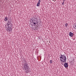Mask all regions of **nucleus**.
Instances as JSON below:
<instances>
[{
  "label": "nucleus",
  "mask_w": 76,
  "mask_h": 76,
  "mask_svg": "<svg viewBox=\"0 0 76 76\" xmlns=\"http://www.w3.org/2000/svg\"><path fill=\"white\" fill-rule=\"evenodd\" d=\"M67 58H66V56L64 55H61V57L60 60L62 63H66V60Z\"/></svg>",
  "instance_id": "obj_1"
},
{
  "label": "nucleus",
  "mask_w": 76,
  "mask_h": 76,
  "mask_svg": "<svg viewBox=\"0 0 76 76\" xmlns=\"http://www.w3.org/2000/svg\"><path fill=\"white\" fill-rule=\"evenodd\" d=\"M24 67L25 70H27V69H28L29 66H28L27 64H26L24 66Z\"/></svg>",
  "instance_id": "obj_2"
},
{
  "label": "nucleus",
  "mask_w": 76,
  "mask_h": 76,
  "mask_svg": "<svg viewBox=\"0 0 76 76\" xmlns=\"http://www.w3.org/2000/svg\"><path fill=\"white\" fill-rule=\"evenodd\" d=\"M64 66L65 68H67L68 67V66H69V65L68 64V63H66L64 64Z\"/></svg>",
  "instance_id": "obj_3"
},
{
  "label": "nucleus",
  "mask_w": 76,
  "mask_h": 76,
  "mask_svg": "<svg viewBox=\"0 0 76 76\" xmlns=\"http://www.w3.org/2000/svg\"><path fill=\"white\" fill-rule=\"evenodd\" d=\"M40 3H41V0H39L38 3L37 4V6L39 7V4H40Z\"/></svg>",
  "instance_id": "obj_4"
},
{
  "label": "nucleus",
  "mask_w": 76,
  "mask_h": 76,
  "mask_svg": "<svg viewBox=\"0 0 76 76\" xmlns=\"http://www.w3.org/2000/svg\"><path fill=\"white\" fill-rule=\"evenodd\" d=\"M69 35L70 37H72L73 36V33L71 32H70L69 34Z\"/></svg>",
  "instance_id": "obj_5"
},
{
  "label": "nucleus",
  "mask_w": 76,
  "mask_h": 76,
  "mask_svg": "<svg viewBox=\"0 0 76 76\" xmlns=\"http://www.w3.org/2000/svg\"><path fill=\"white\" fill-rule=\"evenodd\" d=\"M6 29L7 31H11L10 30V28H9V27H6Z\"/></svg>",
  "instance_id": "obj_6"
},
{
  "label": "nucleus",
  "mask_w": 76,
  "mask_h": 76,
  "mask_svg": "<svg viewBox=\"0 0 76 76\" xmlns=\"http://www.w3.org/2000/svg\"><path fill=\"white\" fill-rule=\"evenodd\" d=\"M8 19V18H7V17H6L5 18L4 20V21H5V22H6V21Z\"/></svg>",
  "instance_id": "obj_7"
},
{
  "label": "nucleus",
  "mask_w": 76,
  "mask_h": 76,
  "mask_svg": "<svg viewBox=\"0 0 76 76\" xmlns=\"http://www.w3.org/2000/svg\"><path fill=\"white\" fill-rule=\"evenodd\" d=\"M67 26H68V24L67 23H66L65 24L64 26L65 27H66V28H67Z\"/></svg>",
  "instance_id": "obj_8"
},
{
  "label": "nucleus",
  "mask_w": 76,
  "mask_h": 76,
  "mask_svg": "<svg viewBox=\"0 0 76 76\" xmlns=\"http://www.w3.org/2000/svg\"><path fill=\"white\" fill-rule=\"evenodd\" d=\"M35 20H33L32 21H33V23L34 24V25H35V24H36V23H35Z\"/></svg>",
  "instance_id": "obj_9"
},
{
  "label": "nucleus",
  "mask_w": 76,
  "mask_h": 76,
  "mask_svg": "<svg viewBox=\"0 0 76 76\" xmlns=\"http://www.w3.org/2000/svg\"><path fill=\"white\" fill-rule=\"evenodd\" d=\"M35 19H36V20H38V19H39V17L37 16L36 18H35Z\"/></svg>",
  "instance_id": "obj_10"
},
{
  "label": "nucleus",
  "mask_w": 76,
  "mask_h": 76,
  "mask_svg": "<svg viewBox=\"0 0 76 76\" xmlns=\"http://www.w3.org/2000/svg\"><path fill=\"white\" fill-rule=\"evenodd\" d=\"M50 63L52 64L53 63V61L52 60H50Z\"/></svg>",
  "instance_id": "obj_11"
},
{
  "label": "nucleus",
  "mask_w": 76,
  "mask_h": 76,
  "mask_svg": "<svg viewBox=\"0 0 76 76\" xmlns=\"http://www.w3.org/2000/svg\"><path fill=\"white\" fill-rule=\"evenodd\" d=\"M62 4H63V5L64 4V1L63 2V3H62Z\"/></svg>",
  "instance_id": "obj_12"
},
{
  "label": "nucleus",
  "mask_w": 76,
  "mask_h": 76,
  "mask_svg": "<svg viewBox=\"0 0 76 76\" xmlns=\"http://www.w3.org/2000/svg\"><path fill=\"white\" fill-rule=\"evenodd\" d=\"M75 28L76 29V24H75Z\"/></svg>",
  "instance_id": "obj_13"
},
{
  "label": "nucleus",
  "mask_w": 76,
  "mask_h": 76,
  "mask_svg": "<svg viewBox=\"0 0 76 76\" xmlns=\"http://www.w3.org/2000/svg\"><path fill=\"white\" fill-rule=\"evenodd\" d=\"M11 31H12V29H11Z\"/></svg>",
  "instance_id": "obj_14"
}]
</instances>
